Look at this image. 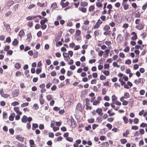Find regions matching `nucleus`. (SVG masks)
I'll list each match as a JSON object with an SVG mask.
<instances>
[{
    "mask_svg": "<svg viewBox=\"0 0 147 147\" xmlns=\"http://www.w3.org/2000/svg\"><path fill=\"white\" fill-rule=\"evenodd\" d=\"M123 6V9L124 10H126L128 9L129 8V5L127 4H124L123 3L122 4Z\"/></svg>",
    "mask_w": 147,
    "mask_h": 147,
    "instance_id": "nucleus-32",
    "label": "nucleus"
},
{
    "mask_svg": "<svg viewBox=\"0 0 147 147\" xmlns=\"http://www.w3.org/2000/svg\"><path fill=\"white\" fill-rule=\"evenodd\" d=\"M25 34V32L23 30H21L20 31L18 35L20 38H22L24 36Z\"/></svg>",
    "mask_w": 147,
    "mask_h": 147,
    "instance_id": "nucleus-23",
    "label": "nucleus"
},
{
    "mask_svg": "<svg viewBox=\"0 0 147 147\" xmlns=\"http://www.w3.org/2000/svg\"><path fill=\"white\" fill-rule=\"evenodd\" d=\"M15 67L17 69H19L21 67V65L19 63H16L15 65Z\"/></svg>",
    "mask_w": 147,
    "mask_h": 147,
    "instance_id": "nucleus-39",
    "label": "nucleus"
},
{
    "mask_svg": "<svg viewBox=\"0 0 147 147\" xmlns=\"http://www.w3.org/2000/svg\"><path fill=\"white\" fill-rule=\"evenodd\" d=\"M124 95V96L121 97L123 98V99H124L125 98L127 99L128 98L130 97L129 93L127 92H125V93Z\"/></svg>",
    "mask_w": 147,
    "mask_h": 147,
    "instance_id": "nucleus-27",
    "label": "nucleus"
},
{
    "mask_svg": "<svg viewBox=\"0 0 147 147\" xmlns=\"http://www.w3.org/2000/svg\"><path fill=\"white\" fill-rule=\"evenodd\" d=\"M31 147H35V145L34 144V142L32 140H31L29 141Z\"/></svg>",
    "mask_w": 147,
    "mask_h": 147,
    "instance_id": "nucleus-37",
    "label": "nucleus"
},
{
    "mask_svg": "<svg viewBox=\"0 0 147 147\" xmlns=\"http://www.w3.org/2000/svg\"><path fill=\"white\" fill-rule=\"evenodd\" d=\"M111 110H109L107 111V113L109 114V116H112L115 115V113L114 112H111Z\"/></svg>",
    "mask_w": 147,
    "mask_h": 147,
    "instance_id": "nucleus-45",
    "label": "nucleus"
},
{
    "mask_svg": "<svg viewBox=\"0 0 147 147\" xmlns=\"http://www.w3.org/2000/svg\"><path fill=\"white\" fill-rule=\"evenodd\" d=\"M111 98L112 102L110 105L115 110L117 111L120 107L119 106L121 105V103L117 100L118 98L115 95H113Z\"/></svg>",
    "mask_w": 147,
    "mask_h": 147,
    "instance_id": "nucleus-1",
    "label": "nucleus"
},
{
    "mask_svg": "<svg viewBox=\"0 0 147 147\" xmlns=\"http://www.w3.org/2000/svg\"><path fill=\"white\" fill-rule=\"evenodd\" d=\"M19 6V4H18L15 5L13 8V10L15 11H16L18 10Z\"/></svg>",
    "mask_w": 147,
    "mask_h": 147,
    "instance_id": "nucleus-41",
    "label": "nucleus"
},
{
    "mask_svg": "<svg viewBox=\"0 0 147 147\" xmlns=\"http://www.w3.org/2000/svg\"><path fill=\"white\" fill-rule=\"evenodd\" d=\"M81 34V31L80 30L77 29L76 31L75 35L76 36H80Z\"/></svg>",
    "mask_w": 147,
    "mask_h": 147,
    "instance_id": "nucleus-30",
    "label": "nucleus"
},
{
    "mask_svg": "<svg viewBox=\"0 0 147 147\" xmlns=\"http://www.w3.org/2000/svg\"><path fill=\"white\" fill-rule=\"evenodd\" d=\"M112 32L111 30H107L105 31L103 33V34L105 35H108L110 36Z\"/></svg>",
    "mask_w": 147,
    "mask_h": 147,
    "instance_id": "nucleus-25",
    "label": "nucleus"
},
{
    "mask_svg": "<svg viewBox=\"0 0 147 147\" xmlns=\"http://www.w3.org/2000/svg\"><path fill=\"white\" fill-rule=\"evenodd\" d=\"M16 139L21 142H23L24 141V137L20 136L18 135H17L16 137Z\"/></svg>",
    "mask_w": 147,
    "mask_h": 147,
    "instance_id": "nucleus-16",
    "label": "nucleus"
},
{
    "mask_svg": "<svg viewBox=\"0 0 147 147\" xmlns=\"http://www.w3.org/2000/svg\"><path fill=\"white\" fill-rule=\"evenodd\" d=\"M130 134V132L127 129L126 130L125 132L123 134V137H127V135Z\"/></svg>",
    "mask_w": 147,
    "mask_h": 147,
    "instance_id": "nucleus-29",
    "label": "nucleus"
},
{
    "mask_svg": "<svg viewBox=\"0 0 147 147\" xmlns=\"http://www.w3.org/2000/svg\"><path fill=\"white\" fill-rule=\"evenodd\" d=\"M15 116V113H11L9 117V120L11 121H13L14 119V117Z\"/></svg>",
    "mask_w": 147,
    "mask_h": 147,
    "instance_id": "nucleus-17",
    "label": "nucleus"
},
{
    "mask_svg": "<svg viewBox=\"0 0 147 147\" xmlns=\"http://www.w3.org/2000/svg\"><path fill=\"white\" fill-rule=\"evenodd\" d=\"M79 11L84 13H86L87 11V9L83 7H80L78 8Z\"/></svg>",
    "mask_w": 147,
    "mask_h": 147,
    "instance_id": "nucleus-21",
    "label": "nucleus"
},
{
    "mask_svg": "<svg viewBox=\"0 0 147 147\" xmlns=\"http://www.w3.org/2000/svg\"><path fill=\"white\" fill-rule=\"evenodd\" d=\"M135 24H139L141 22V20L140 19H137L135 20Z\"/></svg>",
    "mask_w": 147,
    "mask_h": 147,
    "instance_id": "nucleus-52",
    "label": "nucleus"
},
{
    "mask_svg": "<svg viewBox=\"0 0 147 147\" xmlns=\"http://www.w3.org/2000/svg\"><path fill=\"white\" fill-rule=\"evenodd\" d=\"M106 126L110 130L111 129L112 127V125L110 123H107L106 125Z\"/></svg>",
    "mask_w": 147,
    "mask_h": 147,
    "instance_id": "nucleus-56",
    "label": "nucleus"
},
{
    "mask_svg": "<svg viewBox=\"0 0 147 147\" xmlns=\"http://www.w3.org/2000/svg\"><path fill=\"white\" fill-rule=\"evenodd\" d=\"M47 99L48 100H50L52 99V96L50 94L48 95L47 96Z\"/></svg>",
    "mask_w": 147,
    "mask_h": 147,
    "instance_id": "nucleus-64",
    "label": "nucleus"
},
{
    "mask_svg": "<svg viewBox=\"0 0 147 147\" xmlns=\"http://www.w3.org/2000/svg\"><path fill=\"white\" fill-rule=\"evenodd\" d=\"M35 18V16H30L27 17L26 18V19L27 20H34Z\"/></svg>",
    "mask_w": 147,
    "mask_h": 147,
    "instance_id": "nucleus-24",
    "label": "nucleus"
},
{
    "mask_svg": "<svg viewBox=\"0 0 147 147\" xmlns=\"http://www.w3.org/2000/svg\"><path fill=\"white\" fill-rule=\"evenodd\" d=\"M71 126L72 127H75L76 126V123L73 119H71L70 121Z\"/></svg>",
    "mask_w": 147,
    "mask_h": 147,
    "instance_id": "nucleus-13",
    "label": "nucleus"
},
{
    "mask_svg": "<svg viewBox=\"0 0 147 147\" xmlns=\"http://www.w3.org/2000/svg\"><path fill=\"white\" fill-rule=\"evenodd\" d=\"M96 120L98 123H100L102 121V119L101 117H98L97 118Z\"/></svg>",
    "mask_w": 147,
    "mask_h": 147,
    "instance_id": "nucleus-50",
    "label": "nucleus"
},
{
    "mask_svg": "<svg viewBox=\"0 0 147 147\" xmlns=\"http://www.w3.org/2000/svg\"><path fill=\"white\" fill-rule=\"evenodd\" d=\"M123 119L124 123L126 124L128 123V119L125 116H124L123 117Z\"/></svg>",
    "mask_w": 147,
    "mask_h": 147,
    "instance_id": "nucleus-35",
    "label": "nucleus"
},
{
    "mask_svg": "<svg viewBox=\"0 0 147 147\" xmlns=\"http://www.w3.org/2000/svg\"><path fill=\"white\" fill-rule=\"evenodd\" d=\"M51 7L52 9H55L57 7V4L56 2L52 3L51 5Z\"/></svg>",
    "mask_w": 147,
    "mask_h": 147,
    "instance_id": "nucleus-34",
    "label": "nucleus"
},
{
    "mask_svg": "<svg viewBox=\"0 0 147 147\" xmlns=\"http://www.w3.org/2000/svg\"><path fill=\"white\" fill-rule=\"evenodd\" d=\"M95 7L94 5H91L89 7L88 10L90 12L92 11L94 9Z\"/></svg>",
    "mask_w": 147,
    "mask_h": 147,
    "instance_id": "nucleus-43",
    "label": "nucleus"
},
{
    "mask_svg": "<svg viewBox=\"0 0 147 147\" xmlns=\"http://www.w3.org/2000/svg\"><path fill=\"white\" fill-rule=\"evenodd\" d=\"M29 103L28 102H26L25 103H23L21 104V106L22 108L26 106H28L29 105Z\"/></svg>",
    "mask_w": 147,
    "mask_h": 147,
    "instance_id": "nucleus-47",
    "label": "nucleus"
},
{
    "mask_svg": "<svg viewBox=\"0 0 147 147\" xmlns=\"http://www.w3.org/2000/svg\"><path fill=\"white\" fill-rule=\"evenodd\" d=\"M147 126V124L144 123H142L140 124V127H144Z\"/></svg>",
    "mask_w": 147,
    "mask_h": 147,
    "instance_id": "nucleus-54",
    "label": "nucleus"
},
{
    "mask_svg": "<svg viewBox=\"0 0 147 147\" xmlns=\"http://www.w3.org/2000/svg\"><path fill=\"white\" fill-rule=\"evenodd\" d=\"M43 19L40 21V23L41 25V28L42 30H44L46 29L47 28V25L45 24V23L47 22L48 20L47 19L44 17H43Z\"/></svg>",
    "mask_w": 147,
    "mask_h": 147,
    "instance_id": "nucleus-2",
    "label": "nucleus"
},
{
    "mask_svg": "<svg viewBox=\"0 0 147 147\" xmlns=\"http://www.w3.org/2000/svg\"><path fill=\"white\" fill-rule=\"evenodd\" d=\"M103 22L100 19L98 20L97 22L96 23L95 25L93 27L94 29H96L100 27V25Z\"/></svg>",
    "mask_w": 147,
    "mask_h": 147,
    "instance_id": "nucleus-5",
    "label": "nucleus"
},
{
    "mask_svg": "<svg viewBox=\"0 0 147 147\" xmlns=\"http://www.w3.org/2000/svg\"><path fill=\"white\" fill-rule=\"evenodd\" d=\"M92 104L94 106H97L99 105L100 104V102L98 100H95L93 102H92Z\"/></svg>",
    "mask_w": 147,
    "mask_h": 147,
    "instance_id": "nucleus-26",
    "label": "nucleus"
},
{
    "mask_svg": "<svg viewBox=\"0 0 147 147\" xmlns=\"http://www.w3.org/2000/svg\"><path fill=\"white\" fill-rule=\"evenodd\" d=\"M120 100L122 102V104L124 106L127 105L128 103V102L126 100H125L124 99H123V98L121 97L120 99Z\"/></svg>",
    "mask_w": 147,
    "mask_h": 147,
    "instance_id": "nucleus-19",
    "label": "nucleus"
},
{
    "mask_svg": "<svg viewBox=\"0 0 147 147\" xmlns=\"http://www.w3.org/2000/svg\"><path fill=\"white\" fill-rule=\"evenodd\" d=\"M98 2L96 3V6L98 8H102V3L103 0H97Z\"/></svg>",
    "mask_w": 147,
    "mask_h": 147,
    "instance_id": "nucleus-10",
    "label": "nucleus"
},
{
    "mask_svg": "<svg viewBox=\"0 0 147 147\" xmlns=\"http://www.w3.org/2000/svg\"><path fill=\"white\" fill-rule=\"evenodd\" d=\"M3 117L4 119H6L8 118L7 113V112H3Z\"/></svg>",
    "mask_w": 147,
    "mask_h": 147,
    "instance_id": "nucleus-36",
    "label": "nucleus"
},
{
    "mask_svg": "<svg viewBox=\"0 0 147 147\" xmlns=\"http://www.w3.org/2000/svg\"><path fill=\"white\" fill-rule=\"evenodd\" d=\"M94 35L97 36H98L99 35V30H96L94 32Z\"/></svg>",
    "mask_w": 147,
    "mask_h": 147,
    "instance_id": "nucleus-63",
    "label": "nucleus"
},
{
    "mask_svg": "<svg viewBox=\"0 0 147 147\" xmlns=\"http://www.w3.org/2000/svg\"><path fill=\"white\" fill-rule=\"evenodd\" d=\"M140 16L141 13H140L138 11L137 12V13H136L135 17L136 18H139L140 17Z\"/></svg>",
    "mask_w": 147,
    "mask_h": 147,
    "instance_id": "nucleus-59",
    "label": "nucleus"
},
{
    "mask_svg": "<svg viewBox=\"0 0 147 147\" xmlns=\"http://www.w3.org/2000/svg\"><path fill=\"white\" fill-rule=\"evenodd\" d=\"M85 105L86 106V110H91L92 107L90 105V103H85Z\"/></svg>",
    "mask_w": 147,
    "mask_h": 147,
    "instance_id": "nucleus-20",
    "label": "nucleus"
},
{
    "mask_svg": "<svg viewBox=\"0 0 147 147\" xmlns=\"http://www.w3.org/2000/svg\"><path fill=\"white\" fill-rule=\"evenodd\" d=\"M33 57L34 58H36L38 56V51H36L35 52L34 54H33Z\"/></svg>",
    "mask_w": 147,
    "mask_h": 147,
    "instance_id": "nucleus-51",
    "label": "nucleus"
},
{
    "mask_svg": "<svg viewBox=\"0 0 147 147\" xmlns=\"http://www.w3.org/2000/svg\"><path fill=\"white\" fill-rule=\"evenodd\" d=\"M136 24L137 25L135 27L136 29L140 30H142L144 28V25L143 22H142L140 23L139 24Z\"/></svg>",
    "mask_w": 147,
    "mask_h": 147,
    "instance_id": "nucleus-6",
    "label": "nucleus"
},
{
    "mask_svg": "<svg viewBox=\"0 0 147 147\" xmlns=\"http://www.w3.org/2000/svg\"><path fill=\"white\" fill-rule=\"evenodd\" d=\"M37 5H38V6L40 7H42L44 6L45 5V3H42L40 2H38L37 3Z\"/></svg>",
    "mask_w": 147,
    "mask_h": 147,
    "instance_id": "nucleus-62",
    "label": "nucleus"
},
{
    "mask_svg": "<svg viewBox=\"0 0 147 147\" xmlns=\"http://www.w3.org/2000/svg\"><path fill=\"white\" fill-rule=\"evenodd\" d=\"M113 65L115 67H119V66L118 65L117 63V62H114L113 63Z\"/></svg>",
    "mask_w": 147,
    "mask_h": 147,
    "instance_id": "nucleus-57",
    "label": "nucleus"
},
{
    "mask_svg": "<svg viewBox=\"0 0 147 147\" xmlns=\"http://www.w3.org/2000/svg\"><path fill=\"white\" fill-rule=\"evenodd\" d=\"M20 91L18 89H15L12 92V95L13 97L18 96L19 94Z\"/></svg>",
    "mask_w": 147,
    "mask_h": 147,
    "instance_id": "nucleus-7",
    "label": "nucleus"
},
{
    "mask_svg": "<svg viewBox=\"0 0 147 147\" xmlns=\"http://www.w3.org/2000/svg\"><path fill=\"white\" fill-rule=\"evenodd\" d=\"M131 35H132L131 38V40H135L138 38V37L137 33L135 32H132L131 34Z\"/></svg>",
    "mask_w": 147,
    "mask_h": 147,
    "instance_id": "nucleus-9",
    "label": "nucleus"
},
{
    "mask_svg": "<svg viewBox=\"0 0 147 147\" xmlns=\"http://www.w3.org/2000/svg\"><path fill=\"white\" fill-rule=\"evenodd\" d=\"M19 43V42L17 38L14 39L12 42V44L14 46H17Z\"/></svg>",
    "mask_w": 147,
    "mask_h": 147,
    "instance_id": "nucleus-22",
    "label": "nucleus"
},
{
    "mask_svg": "<svg viewBox=\"0 0 147 147\" xmlns=\"http://www.w3.org/2000/svg\"><path fill=\"white\" fill-rule=\"evenodd\" d=\"M39 101L41 104L43 105L44 103V100L43 99V95L42 94H40L39 97Z\"/></svg>",
    "mask_w": 147,
    "mask_h": 147,
    "instance_id": "nucleus-18",
    "label": "nucleus"
},
{
    "mask_svg": "<svg viewBox=\"0 0 147 147\" xmlns=\"http://www.w3.org/2000/svg\"><path fill=\"white\" fill-rule=\"evenodd\" d=\"M110 27L109 26L107 25H106L104 26L103 27V30H104L105 31L109 30L110 29Z\"/></svg>",
    "mask_w": 147,
    "mask_h": 147,
    "instance_id": "nucleus-33",
    "label": "nucleus"
},
{
    "mask_svg": "<svg viewBox=\"0 0 147 147\" xmlns=\"http://www.w3.org/2000/svg\"><path fill=\"white\" fill-rule=\"evenodd\" d=\"M102 94L103 95H105L107 91V90L105 88H103L102 90Z\"/></svg>",
    "mask_w": 147,
    "mask_h": 147,
    "instance_id": "nucleus-44",
    "label": "nucleus"
},
{
    "mask_svg": "<svg viewBox=\"0 0 147 147\" xmlns=\"http://www.w3.org/2000/svg\"><path fill=\"white\" fill-rule=\"evenodd\" d=\"M96 110L98 115L101 116L103 115L102 111L101 108H98L96 109Z\"/></svg>",
    "mask_w": 147,
    "mask_h": 147,
    "instance_id": "nucleus-12",
    "label": "nucleus"
},
{
    "mask_svg": "<svg viewBox=\"0 0 147 147\" xmlns=\"http://www.w3.org/2000/svg\"><path fill=\"white\" fill-rule=\"evenodd\" d=\"M87 121L89 123H92L94 122V118H92L91 119H88Z\"/></svg>",
    "mask_w": 147,
    "mask_h": 147,
    "instance_id": "nucleus-49",
    "label": "nucleus"
},
{
    "mask_svg": "<svg viewBox=\"0 0 147 147\" xmlns=\"http://www.w3.org/2000/svg\"><path fill=\"white\" fill-rule=\"evenodd\" d=\"M145 81V80L144 78H141L138 80H135L134 81V83L138 85L140 84H143Z\"/></svg>",
    "mask_w": 147,
    "mask_h": 147,
    "instance_id": "nucleus-4",
    "label": "nucleus"
},
{
    "mask_svg": "<svg viewBox=\"0 0 147 147\" xmlns=\"http://www.w3.org/2000/svg\"><path fill=\"white\" fill-rule=\"evenodd\" d=\"M33 25V22L29 21L27 23V26L30 28H31Z\"/></svg>",
    "mask_w": 147,
    "mask_h": 147,
    "instance_id": "nucleus-42",
    "label": "nucleus"
},
{
    "mask_svg": "<svg viewBox=\"0 0 147 147\" xmlns=\"http://www.w3.org/2000/svg\"><path fill=\"white\" fill-rule=\"evenodd\" d=\"M0 94L1 96L4 98H7L10 96L9 94H4L3 89H1L0 90Z\"/></svg>",
    "mask_w": 147,
    "mask_h": 147,
    "instance_id": "nucleus-8",
    "label": "nucleus"
},
{
    "mask_svg": "<svg viewBox=\"0 0 147 147\" xmlns=\"http://www.w3.org/2000/svg\"><path fill=\"white\" fill-rule=\"evenodd\" d=\"M32 120V118L31 117H28L26 115H24L21 118V121L22 123H26L28 121V122H31Z\"/></svg>",
    "mask_w": 147,
    "mask_h": 147,
    "instance_id": "nucleus-3",
    "label": "nucleus"
},
{
    "mask_svg": "<svg viewBox=\"0 0 147 147\" xmlns=\"http://www.w3.org/2000/svg\"><path fill=\"white\" fill-rule=\"evenodd\" d=\"M131 63V61L129 59L126 60L125 62V63L126 64L129 65Z\"/></svg>",
    "mask_w": 147,
    "mask_h": 147,
    "instance_id": "nucleus-55",
    "label": "nucleus"
},
{
    "mask_svg": "<svg viewBox=\"0 0 147 147\" xmlns=\"http://www.w3.org/2000/svg\"><path fill=\"white\" fill-rule=\"evenodd\" d=\"M63 56L64 57V58H65L68 57H69V54L68 53L65 52H64L63 53Z\"/></svg>",
    "mask_w": 147,
    "mask_h": 147,
    "instance_id": "nucleus-58",
    "label": "nucleus"
},
{
    "mask_svg": "<svg viewBox=\"0 0 147 147\" xmlns=\"http://www.w3.org/2000/svg\"><path fill=\"white\" fill-rule=\"evenodd\" d=\"M88 5V3L86 1L81 2L80 3V5L82 7L86 6Z\"/></svg>",
    "mask_w": 147,
    "mask_h": 147,
    "instance_id": "nucleus-31",
    "label": "nucleus"
},
{
    "mask_svg": "<svg viewBox=\"0 0 147 147\" xmlns=\"http://www.w3.org/2000/svg\"><path fill=\"white\" fill-rule=\"evenodd\" d=\"M76 109L78 111H80L81 112H82V109L80 103H78L76 107Z\"/></svg>",
    "mask_w": 147,
    "mask_h": 147,
    "instance_id": "nucleus-11",
    "label": "nucleus"
},
{
    "mask_svg": "<svg viewBox=\"0 0 147 147\" xmlns=\"http://www.w3.org/2000/svg\"><path fill=\"white\" fill-rule=\"evenodd\" d=\"M38 125L36 123H33L32 125V129L34 130L36 128L38 127Z\"/></svg>",
    "mask_w": 147,
    "mask_h": 147,
    "instance_id": "nucleus-38",
    "label": "nucleus"
},
{
    "mask_svg": "<svg viewBox=\"0 0 147 147\" xmlns=\"http://www.w3.org/2000/svg\"><path fill=\"white\" fill-rule=\"evenodd\" d=\"M30 122H28L27 123L26 125V128L28 130H30L31 128V125L30 124Z\"/></svg>",
    "mask_w": 147,
    "mask_h": 147,
    "instance_id": "nucleus-48",
    "label": "nucleus"
},
{
    "mask_svg": "<svg viewBox=\"0 0 147 147\" xmlns=\"http://www.w3.org/2000/svg\"><path fill=\"white\" fill-rule=\"evenodd\" d=\"M4 26L7 31L9 32L11 31V29L9 24H4Z\"/></svg>",
    "mask_w": 147,
    "mask_h": 147,
    "instance_id": "nucleus-15",
    "label": "nucleus"
},
{
    "mask_svg": "<svg viewBox=\"0 0 147 147\" xmlns=\"http://www.w3.org/2000/svg\"><path fill=\"white\" fill-rule=\"evenodd\" d=\"M67 140L70 142H72L73 140V139L72 137H68L66 138Z\"/></svg>",
    "mask_w": 147,
    "mask_h": 147,
    "instance_id": "nucleus-61",
    "label": "nucleus"
},
{
    "mask_svg": "<svg viewBox=\"0 0 147 147\" xmlns=\"http://www.w3.org/2000/svg\"><path fill=\"white\" fill-rule=\"evenodd\" d=\"M82 30L85 31L89 30V27L84 26H83L82 27Z\"/></svg>",
    "mask_w": 147,
    "mask_h": 147,
    "instance_id": "nucleus-40",
    "label": "nucleus"
},
{
    "mask_svg": "<svg viewBox=\"0 0 147 147\" xmlns=\"http://www.w3.org/2000/svg\"><path fill=\"white\" fill-rule=\"evenodd\" d=\"M104 74L106 76H108L110 74V72L109 71L105 70L103 72Z\"/></svg>",
    "mask_w": 147,
    "mask_h": 147,
    "instance_id": "nucleus-53",
    "label": "nucleus"
},
{
    "mask_svg": "<svg viewBox=\"0 0 147 147\" xmlns=\"http://www.w3.org/2000/svg\"><path fill=\"white\" fill-rule=\"evenodd\" d=\"M120 142L121 144H124L127 142V140L125 139H122L120 140Z\"/></svg>",
    "mask_w": 147,
    "mask_h": 147,
    "instance_id": "nucleus-46",
    "label": "nucleus"
},
{
    "mask_svg": "<svg viewBox=\"0 0 147 147\" xmlns=\"http://www.w3.org/2000/svg\"><path fill=\"white\" fill-rule=\"evenodd\" d=\"M69 3L68 1H67L65 3H64L62 1L60 3V5H61L63 8H64L66 6H67L69 4Z\"/></svg>",
    "mask_w": 147,
    "mask_h": 147,
    "instance_id": "nucleus-14",
    "label": "nucleus"
},
{
    "mask_svg": "<svg viewBox=\"0 0 147 147\" xmlns=\"http://www.w3.org/2000/svg\"><path fill=\"white\" fill-rule=\"evenodd\" d=\"M51 75L52 76H55L56 75V72L55 70H53L51 73Z\"/></svg>",
    "mask_w": 147,
    "mask_h": 147,
    "instance_id": "nucleus-60",
    "label": "nucleus"
},
{
    "mask_svg": "<svg viewBox=\"0 0 147 147\" xmlns=\"http://www.w3.org/2000/svg\"><path fill=\"white\" fill-rule=\"evenodd\" d=\"M14 3V1L12 0L9 1L7 3V5L8 6H11Z\"/></svg>",
    "mask_w": 147,
    "mask_h": 147,
    "instance_id": "nucleus-28",
    "label": "nucleus"
}]
</instances>
